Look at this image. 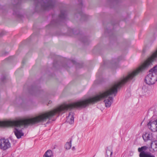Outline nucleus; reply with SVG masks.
I'll use <instances>...</instances> for the list:
<instances>
[{"label":"nucleus","mask_w":157,"mask_h":157,"mask_svg":"<svg viewBox=\"0 0 157 157\" xmlns=\"http://www.w3.org/2000/svg\"><path fill=\"white\" fill-rule=\"evenodd\" d=\"M74 108H80V100L69 104H64L53 110L43 112L30 118L0 121V127L14 126V134L17 138L19 139L24 135L21 129L24 126L43 123L47 120H50L56 114L63 113L65 111Z\"/></svg>","instance_id":"f257e3e1"},{"label":"nucleus","mask_w":157,"mask_h":157,"mask_svg":"<svg viewBox=\"0 0 157 157\" xmlns=\"http://www.w3.org/2000/svg\"><path fill=\"white\" fill-rule=\"evenodd\" d=\"M67 12L66 10H61L60 13L56 20H52L50 24L51 26L56 25L62 21L65 20L67 18Z\"/></svg>","instance_id":"20e7f679"},{"label":"nucleus","mask_w":157,"mask_h":157,"mask_svg":"<svg viewBox=\"0 0 157 157\" xmlns=\"http://www.w3.org/2000/svg\"><path fill=\"white\" fill-rule=\"evenodd\" d=\"M147 147L146 146H144L140 147L138 149V151L141 153L143 152H145V151L147 149Z\"/></svg>","instance_id":"f3484780"},{"label":"nucleus","mask_w":157,"mask_h":157,"mask_svg":"<svg viewBox=\"0 0 157 157\" xmlns=\"http://www.w3.org/2000/svg\"><path fill=\"white\" fill-rule=\"evenodd\" d=\"M78 2H79V4L82 5V0H78Z\"/></svg>","instance_id":"4be33fe9"},{"label":"nucleus","mask_w":157,"mask_h":157,"mask_svg":"<svg viewBox=\"0 0 157 157\" xmlns=\"http://www.w3.org/2000/svg\"><path fill=\"white\" fill-rule=\"evenodd\" d=\"M113 151L107 147L106 151L105 157H111Z\"/></svg>","instance_id":"4468645a"},{"label":"nucleus","mask_w":157,"mask_h":157,"mask_svg":"<svg viewBox=\"0 0 157 157\" xmlns=\"http://www.w3.org/2000/svg\"><path fill=\"white\" fill-rule=\"evenodd\" d=\"M81 41L83 42L85 44H87L89 41V40L88 39L87 37L86 36L83 37L80 39Z\"/></svg>","instance_id":"dca6fc26"},{"label":"nucleus","mask_w":157,"mask_h":157,"mask_svg":"<svg viewBox=\"0 0 157 157\" xmlns=\"http://www.w3.org/2000/svg\"><path fill=\"white\" fill-rule=\"evenodd\" d=\"M120 60L118 58L115 59L113 60L112 61V64L113 67H116L118 63Z\"/></svg>","instance_id":"2eb2a0df"},{"label":"nucleus","mask_w":157,"mask_h":157,"mask_svg":"<svg viewBox=\"0 0 157 157\" xmlns=\"http://www.w3.org/2000/svg\"><path fill=\"white\" fill-rule=\"evenodd\" d=\"M36 86H32L31 87V89L29 90V92L31 94H32L33 93L31 92L32 91H36Z\"/></svg>","instance_id":"6ab92c4d"},{"label":"nucleus","mask_w":157,"mask_h":157,"mask_svg":"<svg viewBox=\"0 0 157 157\" xmlns=\"http://www.w3.org/2000/svg\"><path fill=\"white\" fill-rule=\"evenodd\" d=\"M143 138L145 141L151 140L152 138V134L149 133H146L143 136Z\"/></svg>","instance_id":"9b49d317"},{"label":"nucleus","mask_w":157,"mask_h":157,"mask_svg":"<svg viewBox=\"0 0 157 157\" xmlns=\"http://www.w3.org/2000/svg\"><path fill=\"white\" fill-rule=\"evenodd\" d=\"M113 102V98L112 97H109L107 99H105L104 101L105 106L107 107H109Z\"/></svg>","instance_id":"0eeeda50"},{"label":"nucleus","mask_w":157,"mask_h":157,"mask_svg":"<svg viewBox=\"0 0 157 157\" xmlns=\"http://www.w3.org/2000/svg\"><path fill=\"white\" fill-rule=\"evenodd\" d=\"M69 60L73 64H76V61L75 60L69 59Z\"/></svg>","instance_id":"aec40b11"},{"label":"nucleus","mask_w":157,"mask_h":157,"mask_svg":"<svg viewBox=\"0 0 157 157\" xmlns=\"http://www.w3.org/2000/svg\"><path fill=\"white\" fill-rule=\"evenodd\" d=\"M74 115L72 113H69L68 116L67 117V121L69 124H71L74 122Z\"/></svg>","instance_id":"6e6552de"},{"label":"nucleus","mask_w":157,"mask_h":157,"mask_svg":"<svg viewBox=\"0 0 157 157\" xmlns=\"http://www.w3.org/2000/svg\"><path fill=\"white\" fill-rule=\"evenodd\" d=\"M69 141L66 143L65 145V148L67 150L71 148V139H69Z\"/></svg>","instance_id":"ddd939ff"},{"label":"nucleus","mask_w":157,"mask_h":157,"mask_svg":"<svg viewBox=\"0 0 157 157\" xmlns=\"http://www.w3.org/2000/svg\"><path fill=\"white\" fill-rule=\"evenodd\" d=\"M44 154L49 155L51 157L52 154V151L51 150H48Z\"/></svg>","instance_id":"a211bd4d"},{"label":"nucleus","mask_w":157,"mask_h":157,"mask_svg":"<svg viewBox=\"0 0 157 157\" xmlns=\"http://www.w3.org/2000/svg\"><path fill=\"white\" fill-rule=\"evenodd\" d=\"M10 147V143L8 139H0V148L5 151Z\"/></svg>","instance_id":"39448f33"},{"label":"nucleus","mask_w":157,"mask_h":157,"mask_svg":"<svg viewBox=\"0 0 157 157\" xmlns=\"http://www.w3.org/2000/svg\"><path fill=\"white\" fill-rule=\"evenodd\" d=\"M36 10L38 9L48 10L52 9L55 5V0H34Z\"/></svg>","instance_id":"f03ea898"},{"label":"nucleus","mask_w":157,"mask_h":157,"mask_svg":"<svg viewBox=\"0 0 157 157\" xmlns=\"http://www.w3.org/2000/svg\"><path fill=\"white\" fill-rule=\"evenodd\" d=\"M25 59H23L22 61V63L23 64L25 63Z\"/></svg>","instance_id":"393cba45"},{"label":"nucleus","mask_w":157,"mask_h":157,"mask_svg":"<svg viewBox=\"0 0 157 157\" xmlns=\"http://www.w3.org/2000/svg\"><path fill=\"white\" fill-rule=\"evenodd\" d=\"M149 74L145 77L144 80L146 83L151 85L157 81V65L149 70Z\"/></svg>","instance_id":"7ed1b4c3"},{"label":"nucleus","mask_w":157,"mask_h":157,"mask_svg":"<svg viewBox=\"0 0 157 157\" xmlns=\"http://www.w3.org/2000/svg\"><path fill=\"white\" fill-rule=\"evenodd\" d=\"M52 103V101H50L48 102V104H51Z\"/></svg>","instance_id":"bb28decb"},{"label":"nucleus","mask_w":157,"mask_h":157,"mask_svg":"<svg viewBox=\"0 0 157 157\" xmlns=\"http://www.w3.org/2000/svg\"><path fill=\"white\" fill-rule=\"evenodd\" d=\"M154 145L155 146V147L157 149V141H155L154 142Z\"/></svg>","instance_id":"412c9836"},{"label":"nucleus","mask_w":157,"mask_h":157,"mask_svg":"<svg viewBox=\"0 0 157 157\" xmlns=\"http://www.w3.org/2000/svg\"><path fill=\"white\" fill-rule=\"evenodd\" d=\"M63 67H64V68H66V69H67V67H66V66H64Z\"/></svg>","instance_id":"cd10ccee"},{"label":"nucleus","mask_w":157,"mask_h":157,"mask_svg":"<svg viewBox=\"0 0 157 157\" xmlns=\"http://www.w3.org/2000/svg\"><path fill=\"white\" fill-rule=\"evenodd\" d=\"M43 157H51L49 156V155H47L45 154L44 155Z\"/></svg>","instance_id":"5701e85b"},{"label":"nucleus","mask_w":157,"mask_h":157,"mask_svg":"<svg viewBox=\"0 0 157 157\" xmlns=\"http://www.w3.org/2000/svg\"><path fill=\"white\" fill-rule=\"evenodd\" d=\"M52 18H54V15H52Z\"/></svg>","instance_id":"c85d7f7f"},{"label":"nucleus","mask_w":157,"mask_h":157,"mask_svg":"<svg viewBox=\"0 0 157 157\" xmlns=\"http://www.w3.org/2000/svg\"><path fill=\"white\" fill-rule=\"evenodd\" d=\"M78 14L81 17V19L82 20L86 21L87 19L88 16L83 13L82 11L79 12Z\"/></svg>","instance_id":"f8f14e48"},{"label":"nucleus","mask_w":157,"mask_h":157,"mask_svg":"<svg viewBox=\"0 0 157 157\" xmlns=\"http://www.w3.org/2000/svg\"><path fill=\"white\" fill-rule=\"evenodd\" d=\"M75 149V147H73L72 148V150H74Z\"/></svg>","instance_id":"a878e982"},{"label":"nucleus","mask_w":157,"mask_h":157,"mask_svg":"<svg viewBox=\"0 0 157 157\" xmlns=\"http://www.w3.org/2000/svg\"><path fill=\"white\" fill-rule=\"evenodd\" d=\"M112 1H113V2H119L120 0H111Z\"/></svg>","instance_id":"b1692460"},{"label":"nucleus","mask_w":157,"mask_h":157,"mask_svg":"<svg viewBox=\"0 0 157 157\" xmlns=\"http://www.w3.org/2000/svg\"><path fill=\"white\" fill-rule=\"evenodd\" d=\"M12 0L14 1L16 3V4L14 5V7L13 9V14L17 17H20L21 16V15L20 14L19 11V8L20 6L19 4L20 2H21L22 0Z\"/></svg>","instance_id":"423d86ee"},{"label":"nucleus","mask_w":157,"mask_h":157,"mask_svg":"<svg viewBox=\"0 0 157 157\" xmlns=\"http://www.w3.org/2000/svg\"><path fill=\"white\" fill-rule=\"evenodd\" d=\"M147 125L148 127L150 126V129L151 130H153V127H155L156 128L155 130L157 131V120L152 122H150L147 124Z\"/></svg>","instance_id":"9d476101"},{"label":"nucleus","mask_w":157,"mask_h":157,"mask_svg":"<svg viewBox=\"0 0 157 157\" xmlns=\"http://www.w3.org/2000/svg\"><path fill=\"white\" fill-rule=\"evenodd\" d=\"M139 156L140 157H155L150 152H143L140 153Z\"/></svg>","instance_id":"1a4fd4ad"}]
</instances>
